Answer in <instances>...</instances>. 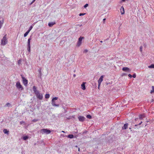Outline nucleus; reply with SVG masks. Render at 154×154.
I'll return each instance as SVG.
<instances>
[{
	"mask_svg": "<svg viewBox=\"0 0 154 154\" xmlns=\"http://www.w3.org/2000/svg\"><path fill=\"white\" fill-rule=\"evenodd\" d=\"M4 23V21L3 20L2 21H0V29L1 28L3 23Z\"/></svg>",
	"mask_w": 154,
	"mask_h": 154,
	"instance_id": "nucleus-19",
	"label": "nucleus"
},
{
	"mask_svg": "<svg viewBox=\"0 0 154 154\" xmlns=\"http://www.w3.org/2000/svg\"><path fill=\"white\" fill-rule=\"evenodd\" d=\"M140 51L142 53L143 51V46H140Z\"/></svg>",
	"mask_w": 154,
	"mask_h": 154,
	"instance_id": "nucleus-27",
	"label": "nucleus"
},
{
	"mask_svg": "<svg viewBox=\"0 0 154 154\" xmlns=\"http://www.w3.org/2000/svg\"><path fill=\"white\" fill-rule=\"evenodd\" d=\"M100 85H101V84H98V89H99V88H100Z\"/></svg>",
	"mask_w": 154,
	"mask_h": 154,
	"instance_id": "nucleus-36",
	"label": "nucleus"
},
{
	"mask_svg": "<svg viewBox=\"0 0 154 154\" xmlns=\"http://www.w3.org/2000/svg\"><path fill=\"white\" fill-rule=\"evenodd\" d=\"M120 11L122 14H123L125 13L124 8L123 6H122L120 9Z\"/></svg>",
	"mask_w": 154,
	"mask_h": 154,
	"instance_id": "nucleus-13",
	"label": "nucleus"
},
{
	"mask_svg": "<svg viewBox=\"0 0 154 154\" xmlns=\"http://www.w3.org/2000/svg\"><path fill=\"white\" fill-rule=\"evenodd\" d=\"M138 118H137V119H135V120H136V121H137V120H138Z\"/></svg>",
	"mask_w": 154,
	"mask_h": 154,
	"instance_id": "nucleus-40",
	"label": "nucleus"
},
{
	"mask_svg": "<svg viewBox=\"0 0 154 154\" xmlns=\"http://www.w3.org/2000/svg\"><path fill=\"white\" fill-rule=\"evenodd\" d=\"M148 67L149 68H154V64H152L150 66H149Z\"/></svg>",
	"mask_w": 154,
	"mask_h": 154,
	"instance_id": "nucleus-21",
	"label": "nucleus"
},
{
	"mask_svg": "<svg viewBox=\"0 0 154 154\" xmlns=\"http://www.w3.org/2000/svg\"><path fill=\"white\" fill-rule=\"evenodd\" d=\"M3 132L5 134H8L9 131H8L6 129H5L3 130Z\"/></svg>",
	"mask_w": 154,
	"mask_h": 154,
	"instance_id": "nucleus-17",
	"label": "nucleus"
},
{
	"mask_svg": "<svg viewBox=\"0 0 154 154\" xmlns=\"http://www.w3.org/2000/svg\"><path fill=\"white\" fill-rule=\"evenodd\" d=\"M20 60H18V63H20Z\"/></svg>",
	"mask_w": 154,
	"mask_h": 154,
	"instance_id": "nucleus-39",
	"label": "nucleus"
},
{
	"mask_svg": "<svg viewBox=\"0 0 154 154\" xmlns=\"http://www.w3.org/2000/svg\"><path fill=\"white\" fill-rule=\"evenodd\" d=\"M152 90L151 91H150V93L151 94H152L154 92V86H152Z\"/></svg>",
	"mask_w": 154,
	"mask_h": 154,
	"instance_id": "nucleus-22",
	"label": "nucleus"
},
{
	"mask_svg": "<svg viewBox=\"0 0 154 154\" xmlns=\"http://www.w3.org/2000/svg\"><path fill=\"white\" fill-rule=\"evenodd\" d=\"M10 104L9 103H6V106H8L9 105H10Z\"/></svg>",
	"mask_w": 154,
	"mask_h": 154,
	"instance_id": "nucleus-34",
	"label": "nucleus"
},
{
	"mask_svg": "<svg viewBox=\"0 0 154 154\" xmlns=\"http://www.w3.org/2000/svg\"><path fill=\"white\" fill-rule=\"evenodd\" d=\"M132 77L134 78H135L136 77V74H134L133 75V76Z\"/></svg>",
	"mask_w": 154,
	"mask_h": 154,
	"instance_id": "nucleus-32",
	"label": "nucleus"
},
{
	"mask_svg": "<svg viewBox=\"0 0 154 154\" xmlns=\"http://www.w3.org/2000/svg\"><path fill=\"white\" fill-rule=\"evenodd\" d=\"M74 136L72 134H69L68 135V137L70 138H73Z\"/></svg>",
	"mask_w": 154,
	"mask_h": 154,
	"instance_id": "nucleus-20",
	"label": "nucleus"
},
{
	"mask_svg": "<svg viewBox=\"0 0 154 154\" xmlns=\"http://www.w3.org/2000/svg\"><path fill=\"white\" fill-rule=\"evenodd\" d=\"M142 123V122L141 121L138 124V125H140Z\"/></svg>",
	"mask_w": 154,
	"mask_h": 154,
	"instance_id": "nucleus-38",
	"label": "nucleus"
},
{
	"mask_svg": "<svg viewBox=\"0 0 154 154\" xmlns=\"http://www.w3.org/2000/svg\"><path fill=\"white\" fill-rule=\"evenodd\" d=\"M105 20H106V19L105 18H104V19H103V23H105Z\"/></svg>",
	"mask_w": 154,
	"mask_h": 154,
	"instance_id": "nucleus-37",
	"label": "nucleus"
},
{
	"mask_svg": "<svg viewBox=\"0 0 154 154\" xmlns=\"http://www.w3.org/2000/svg\"><path fill=\"white\" fill-rule=\"evenodd\" d=\"M104 77V75H102L100 76L99 79L98 81V84H101V83L103 81V79Z\"/></svg>",
	"mask_w": 154,
	"mask_h": 154,
	"instance_id": "nucleus-10",
	"label": "nucleus"
},
{
	"mask_svg": "<svg viewBox=\"0 0 154 154\" xmlns=\"http://www.w3.org/2000/svg\"><path fill=\"white\" fill-rule=\"evenodd\" d=\"M35 0H33L32 2L31 3V4H32L33 3H34Z\"/></svg>",
	"mask_w": 154,
	"mask_h": 154,
	"instance_id": "nucleus-35",
	"label": "nucleus"
},
{
	"mask_svg": "<svg viewBox=\"0 0 154 154\" xmlns=\"http://www.w3.org/2000/svg\"><path fill=\"white\" fill-rule=\"evenodd\" d=\"M33 91H34V92L35 93H35H36L37 92V91H37L36 90V87L35 86H33Z\"/></svg>",
	"mask_w": 154,
	"mask_h": 154,
	"instance_id": "nucleus-18",
	"label": "nucleus"
},
{
	"mask_svg": "<svg viewBox=\"0 0 154 154\" xmlns=\"http://www.w3.org/2000/svg\"><path fill=\"white\" fill-rule=\"evenodd\" d=\"M122 2H125V0H122Z\"/></svg>",
	"mask_w": 154,
	"mask_h": 154,
	"instance_id": "nucleus-42",
	"label": "nucleus"
},
{
	"mask_svg": "<svg viewBox=\"0 0 154 154\" xmlns=\"http://www.w3.org/2000/svg\"><path fill=\"white\" fill-rule=\"evenodd\" d=\"M128 76L130 77V78H131L132 77V75H131L130 74H129L128 75Z\"/></svg>",
	"mask_w": 154,
	"mask_h": 154,
	"instance_id": "nucleus-33",
	"label": "nucleus"
},
{
	"mask_svg": "<svg viewBox=\"0 0 154 154\" xmlns=\"http://www.w3.org/2000/svg\"><path fill=\"white\" fill-rule=\"evenodd\" d=\"M86 82H83L81 85V88L83 90H85L86 89V87L85 85Z\"/></svg>",
	"mask_w": 154,
	"mask_h": 154,
	"instance_id": "nucleus-12",
	"label": "nucleus"
},
{
	"mask_svg": "<svg viewBox=\"0 0 154 154\" xmlns=\"http://www.w3.org/2000/svg\"><path fill=\"white\" fill-rule=\"evenodd\" d=\"M128 124L127 123L124 124V126L122 127V129H126L128 127Z\"/></svg>",
	"mask_w": 154,
	"mask_h": 154,
	"instance_id": "nucleus-15",
	"label": "nucleus"
},
{
	"mask_svg": "<svg viewBox=\"0 0 154 154\" xmlns=\"http://www.w3.org/2000/svg\"><path fill=\"white\" fill-rule=\"evenodd\" d=\"M122 70L123 71L125 72H130V70L129 68L127 67H124L122 68Z\"/></svg>",
	"mask_w": 154,
	"mask_h": 154,
	"instance_id": "nucleus-11",
	"label": "nucleus"
},
{
	"mask_svg": "<svg viewBox=\"0 0 154 154\" xmlns=\"http://www.w3.org/2000/svg\"><path fill=\"white\" fill-rule=\"evenodd\" d=\"M84 38V37H80V38H79L78 41L77 42L76 46L79 47L80 46L81 44H82V39Z\"/></svg>",
	"mask_w": 154,
	"mask_h": 154,
	"instance_id": "nucleus-6",
	"label": "nucleus"
},
{
	"mask_svg": "<svg viewBox=\"0 0 154 154\" xmlns=\"http://www.w3.org/2000/svg\"><path fill=\"white\" fill-rule=\"evenodd\" d=\"M29 33V32L28 31L25 32L24 35V37H26L28 34V33Z\"/></svg>",
	"mask_w": 154,
	"mask_h": 154,
	"instance_id": "nucleus-24",
	"label": "nucleus"
},
{
	"mask_svg": "<svg viewBox=\"0 0 154 154\" xmlns=\"http://www.w3.org/2000/svg\"><path fill=\"white\" fill-rule=\"evenodd\" d=\"M56 24L55 22H51L48 23V25L49 27H52Z\"/></svg>",
	"mask_w": 154,
	"mask_h": 154,
	"instance_id": "nucleus-14",
	"label": "nucleus"
},
{
	"mask_svg": "<svg viewBox=\"0 0 154 154\" xmlns=\"http://www.w3.org/2000/svg\"><path fill=\"white\" fill-rule=\"evenodd\" d=\"M75 76H76V75H75V74H74V75H73V76H74V77H75Z\"/></svg>",
	"mask_w": 154,
	"mask_h": 154,
	"instance_id": "nucleus-41",
	"label": "nucleus"
},
{
	"mask_svg": "<svg viewBox=\"0 0 154 154\" xmlns=\"http://www.w3.org/2000/svg\"><path fill=\"white\" fill-rule=\"evenodd\" d=\"M85 14V13H80L79 14V16H81L82 15H84Z\"/></svg>",
	"mask_w": 154,
	"mask_h": 154,
	"instance_id": "nucleus-30",
	"label": "nucleus"
},
{
	"mask_svg": "<svg viewBox=\"0 0 154 154\" xmlns=\"http://www.w3.org/2000/svg\"><path fill=\"white\" fill-rule=\"evenodd\" d=\"M145 117L144 114L140 115L139 116V119L141 120Z\"/></svg>",
	"mask_w": 154,
	"mask_h": 154,
	"instance_id": "nucleus-16",
	"label": "nucleus"
},
{
	"mask_svg": "<svg viewBox=\"0 0 154 154\" xmlns=\"http://www.w3.org/2000/svg\"><path fill=\"white\" fill-rule=\"evenodd\" d=\"M137 125H135V126H137Z\"/></svg>",
	"mask_w": 154,
	"mask_h": 154,
	"instance_id": "nucleus-44",
	"label": "nucleus"
},
{
	"mask_svg": "<svg viewBox=\"0 0 154 154\" xmlns=\"http://www.w3.org/2000/svg\"><path fill=\"white\" fill-rule=\"evenodd\" d=\"M100 42H101V43H102V42H103V41H100Z\"/></svg>",
	"mask_w": 154,
	"mask_h": 154,
	"instance_id": "nucleus-43",
	"label": "nucleus"
},
{
	"mask_svg": "<svg viewBox=\"0 0 154 154\" xmlns=\"http://www.w3.org/2000/svg\"><path fill=\"white\" fill-rule=\"evenodd\" d=\"M88 5V4H86L84 6V7L85 8H86L87 7Z\"/></svg>",
	"mask_w": 154,
	"mask_h": 154,
	"instance_id": "nucleus-29",
	"label": "nucleus"
},
{
	"mask_svg": "<svg viewBox=\"0 0 154 154\" xmlns=\"http://www.w3.org/2000/svg\"><path fill=\"white\" fill-rule=\"evenodd\" d=\"M16 86L17 88L20 91H22L23 89V87L19 81L16 82Z\"/></svg>",
	"mask_w": 154,
	"mask_h": 154,
	"instance_id": "nucleus-3",
	"label": "nucleus"
},
{
	"mask_svg": "<svg viewBox=\"0 0 154 154\" xmlns=\"http://www.w3.org/2000/svg\"><path fill=\"white\" fill-rule=\"evenodd\" d=\"M50 97V95L48 94H46L45 95V98L47 99L49 98Z\"/></svg>",
	"mask_w": 154,
	"mask_h": 154,
	"instance_id": "nucleus-23",
	"label": "nucleus"
},
{
	"mask_svg": "<svg viewBox=\"0 0 154 154\" xmlns=\"http://www.w3.org/2000/svg\"><path fill=\"white\" fill-rule=\"evenodd\" d=\"M79 150H80L79 148L78 150H79Z\"/></svg>",
	"mask_w": 154,
	"mask_h": 154,
	"instance_id": "nucleus-45",
	"label": "nucleus"
},
{
	"mask_svg": "<svg viewBox=\"0 0 154 154\" xmlns=\"http://www.w3.org/2000/svg\"><path fill=\"white\" fill-rule=\"evenodd\" d=\"M23 83L25 86H26L28 84V80L23 76H22Z\"/></svg>",
	"mask_w": 154,
	"mask_h": 154,
	"instance_id": "nucleus-8",
	"label": "nucleus"
},
{
	"mask_svg": "<svg viewBox=\"0 0 154 154\" xmlns=\"http://www.w3.org/2000/svg\"><path fill=\"white\" fill-rule=\"evenodd\" d=\"M51 132V131L50 130L46 129H43L41 130V132L42 134L46 133L47 134H50Z\"/></svg>",
	"mask_w": 154,
	"mask_h": 154,
	"instance_id": "nucleus-4",
	"label": "nucleus"
},
{
	"mask_svg": "<svg viewBox=\"0 0 154 154\" xmlns=\"http://www.w3.org/2000/svg\"><path fill=\"white\" fill-rule=\"evenodd\" d=\"M58 99V97H55L52 98L51 101V104L53 106L58 107L59 106V104H57V103L55 101Z\"/></svg>",
	"mask_w": 154,
	"mask_h": 154,
	"instance_id": "nucleus-1",
	"label": "nucleus"
},
{
	"mask_svg": "<svg viewBox=\"0 0 154 154\" xmlns=\"http://www.w3.org/2000/svg\"><path fill=\"white\" fill-rule=\"evenodd\" d=\"M29 137L27 136H24L23 137V139L24 140H26Z\"/></svg>",
	"mask_w": 154,
	"mask_h": 154,
	"instance_id": "nucleus-25",
	"label": "nucleus"
},
{
	"mask_svg": "<svg viewBox=\"0 0 154 154\" xmlns=\"http://www.w3.org/2000/svg\"><path fill=\"white\" fill-rule=\"evenodd\" d=\"M79 120L80 122H83L85 119V118L83 116H79L78 117Z\"/></svg>",
	"mask_w": 154,
	"mask_h": 154,
	"instance_id": "nucleus-9",
	"label": "nucleus"
},
{
	"mask_svg": "<svg viewBox=\"0 0 154 154\" xmlns=\"http://www.w3.org/2000/svg\"><path fill=\"white\" fill-rule=\"evenodd\" d=\"M7 35H5L1 40V44L2 45H5L8 42V41L6 38Z\"/></svg>",
	"mask_w": 154,
	"mask_h": 154,
	"instance_id": "nucleus-2",
	"label": "nucleus"
},
{
	"mask_svg": "<svg viewBox=\"0 0 154 154\" xmlns=\"http://www.w3.org/2000/svg\"><path fill=\"white\" fill-rule=\"evenodd\" d=\"M37 98L40 100H42L43 98V96L42 94L40 93L39 91H37L35 94Z\"/></svg>",
	"mask_w": 154,
	"mask_h": 154,
	"instance_id": "nucleus-5",
	"label": "nucleus"
},
{
	"mask_svg": "<svg viewBox=\"0 0 154 154\" xmlns=\"http://www.w3.org/2000/svg\"><path fill=\"white\" fill-rule=\"evenodd\" d=\"M32 26H30V27L29 28V29L28 30V31H29V32L31 31V30L32 29Z\"/></svg>",
	"mask_w": 154,
	"mask_h": 154,
	"instance_id": "nucleus-28",
	"label": "nucleus"
},
{
	"mask_svg": "<svg viewBox=\"0 0 154 154\" xmlns=\"http://www.w3.org/2000/svg\"><path fill=\"white\" fill-rule=\"evenodd\" d=\"M86 117L87 118L89 119H91V116L90 115H87Z\"/></svg>",
	"mask_w": 154,
	"mask_h": 154,
	"instance_id": "nucleus-26",
	"label": "nucleus"
},
{
	"mask_svg": "<svg viewBox=\"0 0 154 154\" xmlns=\"http://www.w3.org/2000/svg\"><path fill=\"white\" fill-rule=\"evenodd\" d=\"M88 52V50L87 49H85L84 51V53H87Z\"/></svg>",
	"mask_w": 154,
	"mask_h": 154,
	"instance_id": "nucleus-31",
	"label": "nucleus"
},
{
	"mask_svg": "<svg viewBox=\"0 0 154 154\" xmlns=\"http://www.w3.org/2000/svg\"><path fill=\"white\" fill-rule=\"evenodd\" d=\"M32 38L31 37H30L29 38H28V42H27V49L28 50V51L29 52H30V41L31 40Z\"/></svg>",
	"mask_w": 154,
	"mask_h": 154,
	"instance_id": "nucleus-7",
	"label": "nucleus"
}]
</instances>
